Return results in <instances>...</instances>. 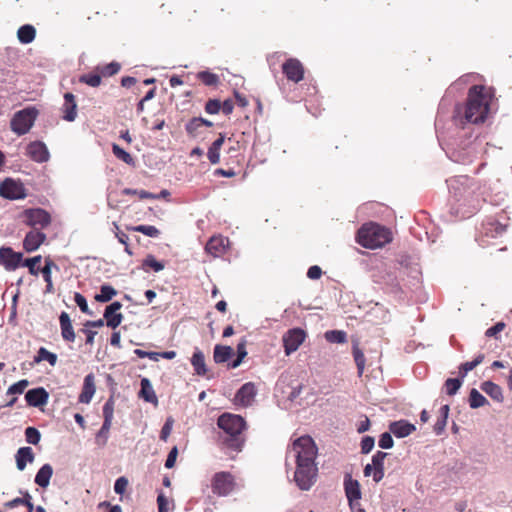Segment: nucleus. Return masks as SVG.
Segmentation results:
<instances>
[{"instance_id":"2","label":"nucleus","mask_w":512,"mask_h":512,"mask_svg":"<svg viewBox=\"0 0 512 512\" xmlns=\"http://www.w3.org/2000/svg\"><path fill=\"white\" fill-rule=\"evenodd\" d=\"M489 110L482 85H474L468 91L467 102L464 106H455L453 120L456 124H478L485 121Z\"/></svg>"},{"instance_id":"25","label":"nucleus","mask_w":512,"mask_h":512,"mask_svg":"<svg viewBox=\"0 0 512 512\" xmlns=\"http://www.w3.org/2000/svg\"><path fill=\"white\" fill-rule=\"evenodd\" d=\"M35 459V455L33 453V450L29 446L20 447L16 454H15V460H16V467L19 471H23L28 463H32Z\"/></svg>"},{"instance_id":"63","label":"nucleus","mask_w":512,"mask_h":512,"mask_svg":"<svg viewBox=\"0 0 512 512\" xmlns=\"http://www.w3.org/2000/svg\"><path fill=\"white\" fill-rule=\"evenodd\" d=\"M505 327V324L503 322H497L492 327L488 328L485 332V335L487 337H492L501 332Z\"/></svg>"},{"instance_id":"39","label":"nucleus","mask_w":512,"mask_h":512,"mask_svg":"<svg viewBox=\"0 0 512 512\" xmlns=\"http://www.w3.org/2000/svg\"><path fill=\"white\" fill-rule=\"evenodd\" d=\"M468 402L472 409H477L488 404L487 399L475 388L471 389Z\"/></svg>"},{"instance_id":"59","label":"nucleus","mask_w":512,"mask_h":512,"mask_svg":"<svg viewBox=\"0 0 512 512\" xmlns=\"http://www.w3.org/2000/svg\"><path fill=\"white\" fill-rule=\"evenodd\" d=\"M128 486V480L126 477L121 476L116 479L114 483V491L116 494L122 495Z\"/></svg>"},{"instance_id":"34","label":"nucleus","mask_w":512,"mask_h":512,"mask_svg":"<svg viewBox=\"0 0 512 512\" xmlns=\"http://www.w3.org/2000/svg\"><path fill=\"white\" fill-rule=\"evenodd\" d=\"M449 411H450V408H449V405H443L440 410H439V417L436 421V423L434 424V427H433V430L435 432L436 435H441L444 430H445V427L447 425V419H448V416H449Z\"/></svg>"},{"instance_id":"33","label":"nucleus","mask_w":512,"mask_h":512,"mask_svg":"<svg viewBox=\"0 0 512 512\" xmlns=\"http://www.w3.org/2000/svg\"><path fill=\"white\" fill-rule=\"evenodd\" d=\"M36 36V30L34 26L30 24L22 25L17 31L18 40L22 44H30L33 42Z\"/></svg>"},{"instance_id":"4","label":"nucleus","mask_w":512,"mask_h":512,"mask_svg":"<svg viewBox=\"0 0 512 512\" xmlns=\"http://www.w3.org/2000/svg\"><path fill=\"white\" fill-rule=\"evenodd\" d=\"M356 242L366 249L381 248L384 245V227L375 222L364 223L357 231Z\"/></svg>"},{"instance_id":"5","label":"nucleus","mask_w":512,"mask_h":512,"mask_svg":"<svg viewBox=\"0 0 512 512\" xmlns=\"http://www.w3.org/2000/svg\"><path fill=\"white\" fill-rule=\"evenodd\" d=\"M38 116V110L33 107H25L17 111L11 119V130L18 136L25 135L30 131Z\"/></svg>"},{"instance_id":"19","label":"nucleus","mask_w":512,"mask_h":512,"mask_svg":"<svg viewBox=\"0 0 512 512\" xmlns=\"http://www.w3.org/2000/svg\"><path fill=\"white\" fill-rule=\"evenodd\" d=\"M257 394V389L254 383L247 382L243 384L236 392L235 399L237 403L244 407L250 406Z\"/></svg>"},{"instance_id":"40","label":"nucleus","mask_w":512,"mask_h":512,"mask_svg":"<svg viewBox=\"0 0 512 512\" xmlns=\"http://www.w3.org/2000/svg\"><path fill=\"white\" fill-rule=\"evenodd\" d=\"M112 152L114 154V156L123 161L124 163H126L127 165H130V166H134L135 165V160L134 158L130 155V153H128L127 151H125L123 148H121L118 144H115L113 143L112 144Z\"/></svg>"},{"instance_id":"54","label":"nucleus","mask_w":512,"mask_h":512,"mask_svg":"<svg viewBox=\"0 0 512 512\" xmlns=\"http://www.w3.org/2000/svg\"><path fill=\"white\" fill-rule=\"evenodd\" d=\"M28 385H29V381L27 379L19 380L18 382L9 386L6 394L7 395L22 394Z\"/></svg>"},{"instance_id":"24","label":"nucleus","mask_w":512,"mask_h":512,"mask_svg":"<svg viewBox=\"0 0 512 512\" xmlns=\"http://www.w3.org/2000/svg\"><path fill=\"white\" fill-rule=\"evenodd\" d=\"M94 379L95 378L92 373L85 376L82 392L79 395L78 399L80 403L88 404L91 402L96 391Z\"/></svg>"},{"instance_id":"6","label":"nucleus","mask_w":512,"mask_h":512,"mask_svg":"<svg viewBox=\"0 0 512 512\" xmlns=\"http://www.w3.org/2000/svg\"><path fill=\"white\" fill-rule=\"evenodd\" d=\"M218 427L226 434L235 438L240 435L246 426L244 418L237 414L223 413L217 420Z\"/></svg>"},{"instance_id":"38","label":"nucleus","mask_w":512,"mask_h":512,"mask_svg":"<svg viewBox=\"0 0 512 512\" xmlns=\"http://www.w3.org/2000/svg\"><path fill=\"white\" fill-rule=\"evenodd\" d=\"M484 360V355L479 354L476 356V358L472 361H468L465 363H462L459 366V376L461 379H464L468 372L472 371L476 366H478L482 361Z\"/></svg>"},{"instance_id":"9","label":"nucleus","mask_w":512,"mask_h":512,"mask_svg":"<svg viewBox=\"0 0 512 512\" xmlns=\"http://www.w3.org/2000/svg\"><path fill=\"white\" fill-rule=\"evenodd\" d=\"M234 477L229 472H218L212 479V491L218 496H227L234 490Z\"/></svg>"},{"instance_id":"1","label":"nucleus","mask_w":512,"mask_h":512,"mask_svg":"<svg viewBox=\"0 0 512 512\" xmlns=\"http://www.w3.org/2000/svg\"><path fill=\"white\" fill-rule=\"evenodd\" d=\"M317 452L314 440L308 435L297 438L287 452V459L292 457L295 460L294 482L302 491L310 490L317 480Z\"/></svg>"},{"instance_id":"28","label":"nucleus","mask_w":512,"mask_h":512,"mask_svg":"<svg viewBox=\"0 0 512 512\" xmlns=\"http://www.w3.org/2000/svg\"><path fill=\"white\" fill-rule=\"evenodd\" d=\"M480 388L494 401L498 403H502L504 401L503 390L498 384L492 381H485L480 385Z\"/></svg>"},{"instance_id":"55","label":"nucleus","mask_w":512,"mask_h":512,"mask_svg":"<svg viewBox=\"0 0 512 512\" xmlns=\"http://www.w3.org/2000/svg\"><path fill=\"white\" fill-rule=\"evenodd\" d=\"M74 301L78 305L81 312L88 314V315H92V311L88 307L87 300L81 293L75 292Z\"/></svg>"},{"instance_id":"36","label":"nucleus","mask_w":512,"mask_h":512,"mask_svg":"<svg viewBox=\"0 0 512 512\" xmlns=\"http://www.w3.org/2000/svg\"><path fill=\"white\" fill-rule=\"evenodd\" d=\"M352 353L357 366L358 375L361 376L365 368V356L359 348L358 340H354L352 343Z\"/></svg>"},{"instance_id":"23","label":"nucleus","mask_w":512,"mask_h":512,"mask_svg":"<svg viewBox=\"0 0 512 512\" xmlns=\"http://www.w3.org/2000/svg\"><path fill=\"white\" fill-rule=\"evenodd\" d=\"M59 323L61 328V336L67 342H74L76 335L70 316L67 312H61L59 316Z\"/></svg>"},{"instance_id":"52","label":"nucleus","mask_w":512,"mask_h":512,"mask_svg":"<svg viewBox=\"0 0 512 512\" xmlns=\"http://www.w3.org/2000/svg\"><path fill=\"white\" fill-rule=\"evenodd\" d=\"M79 82L91 87H98L101 84V75L93 73L83 74L79 77Z\"/></svg>"},{"instance_id":"44","label":"nucleus","mask_w":512,"mask_h":512,"mask_svg":"<svg viewBox=\"0 0 512 512\" xmlns=\"http://www.w3.org/2000/svg\"><path fill=\"white\" fill-rule=\"evenodd\" d=\"M41 259V255L27 258L24 261H21V266L27 267L31 275L37 276L39 274L40 268L36 267V265L40 263Z\"/></svg>"},{"instance_id":"16","label":"nucleus","mask_w":512,"mask_h":512,"mask_svg":"<svg viewBox=\"0 0 512 512\" xmlns=\"http://www.w3.org/2000/svg\"><path fill=\"white\" fill-rule=\"evenodd\" d=\"M384 451H377L372 457V464H367L364 468V476L369 477L373 475V480L378 483L384 476Z\"/></svg>"},{"instance_id":"42","label":"nucleus","mask_w":512,"mask_h":512,"mask_svg":"<svg viewBox=\"0 0 512 512\" xmlns=\"http://www.w3.org/2000/svg\"><path fill=\"white\" fill-rule=\"evenodd\" d=\"M202 125L199 123L198 117H193L185 124L186 133L193 138H197L201 134Z\"/></svg>"},{"instance_id":"56","label":"nucleus","mask_w":512,"mask_h":512,"mask_svg":"<svg viewBox=\"0 0 512 512\" xmlns=\"http://www.w3.org/2000/svg\"><path fill=\"white\" fill-rule=\"evenodd\" d=\"M173 424H174V419L172 417H168L166 419L164 425L162 426V429L160 432V439L162 441H164V442L167 441L169 435L172 432Z\"/></svg>"},{"instance_id":"47","label":"nucleus","mask_w":512,"mask_h":512,"mask_svg":"<svg viewBox=\"0 0 512 512\" xmlns=\"http://www.w3.org/2000/svg\"><path fill=\"white\" fill-rule=\"evenodd\" d=\"M197 78L200 79L206 86H216L219 83V77L210 71H201L197 74Z\"/></svg>"},{"instance_id":"41","label":"nucleus","mask_w":512,"mask_h":512,"mask_svg":"<svg viewBox=\"0 0 512 512\" xmlns=\"http://www.w3.org/2000/svg\"><path fill=\"white\" fill-rule=\"evenodd\" d=\"M324 337L330 343L342 344L347 341V333L343 330L326 331Z\"/></svg>"},{"instance_id":"62","label":"nucleus","mask_w":512,"mask_h":512,"mask_svg":"<svg viewBox=\"0 0 512 512\" xmlns=\"http://www.w3.org/2000/svg\"><path fill=\"white\" fill-rule=\"evenodd\" d=\"M322 275V269L318 265L310 266L307 270V277L311 280H317Z\"/></svg>"},{"instance_id":"12","label":"nucleus","mask_w":512,"mask_h":512,"mask_svg":"<svg viewBox=\"0 0 512 512\" xmlns=\"http://www.w3.org/2000/svg\"><path fill=\"white\" fill-rule=\"evenodd\" d=\"M23 254L15 252L9 246L0 247V266H3L6 271H14L21 266Z\"/></svg>"},{"instance_id":"22","label":"nucleus","mask_w":512,"mask_h":512,"mask_svg":"<svg viewBox=\"0 0 512 512\" xmlns=\"http://www.w3.org/2000/svg\"><path fill=\"white\" fill-rule=\"evenodd\" d=\"M389 430L397 438H405L416 430L414 424L407 420L393 421L389 424Z\"/></svg>"},{"instance_id":"3","label":"nucleus","mask_w":512,"mask_h":512,"mask_svg":"<svg viewBox=\"0 0 512 512\" xmlns=\"http://www.w3.org/2000/svg\"><path fill=\"white\" fill-rule=\"evenodd\" d=\"M394 262L395 268L398 270V274L393 278L391 275H389L391 281L398 280V278H401L403 281V275H407L409 278H411V281L409 282L411 285L415 286L420 283L421 270L414 258L407 254H399L396 256ZM398 291H401L399 281L391 286V292L397 293Z\"/></svg>"},{"instance_id":"48","label":"nucleus","mask_w":512,"mask_h":512,"mask_svg":"<svg viewBox=\"0 0 512 512\" xmlns=\"http://www.w3.org/2000/svg\"><path fill=\"white\" fill-rule=\"evenodd\" d=\"M63 119L72 122L77 117V104L76 103H64L62 106Z\"/></svg>"},{"instance_id":"50","label":"nucleus","mask_w":512,"mask_h":512,"mask_svg":"<svg viewBox=\"0 0 512 512\" xmlns=\"http://www.w3.org/2000/svg\"><path fill=\"white\" fill-rule=\"evenodd\" d=\"M131 229L152 238H157L160 235L159 229L153 225H138Z\"/></svg>"},{"instance_id":"13","label":"nucleus","mask_w":512,"mask_h":512,"mask_svg":"<svg viewBox=\"0 0 512 512\" xmlns=\"http://www.w3.org/2000/svg\"><path fill=\"white\" fill-rule=\"evenodd\" d=\"M344 489L350 509L355 511L356 507L360 506L358 500L361 499L360 484L357 480L352 479L350 474L344 476Z\"/></svg>"},{"instance_id":"57","label":"nucleus","mask_w":512,"mask_h":512,"mask_svg":"<svg viewBox=\"0 0 512 512\" xmlns=\"http://www.w3.org/2000/svg\"><path fill=\"white\" fill-rule=\"evenodd\" d=\"M221 110V103L218 99H210L205 104V111L208 114H218Z\"/></svg>"},{"instance_id":"60","label":"nucleus","mask_w":512,"mask_h":512,"mask_svg":"<svg viewBox=\"0 0 512 512\" xmlns=\"http://www.w3.org/2000/svg\"><path fill=\"white\" fill-rule=\"evenodd\" d=\"M177 455H178V448H177V446H174L169 451L166 461H165V467L167 469H171L174 467L176 459H177Z\"/></svg>"},{"instance_id":"30","label":"nucleus","mask_w":512,"mask_h":512,"mask_svg":"<svg viewBox=\"0 0 512 512\" xmlns=\"http://www.w3.org/2000/svg\"><path fill=\"white\" fill-rule=\"evenodd\" d=\"M449 190L452 198L455 202L460 203L462 200H466V195L469 194V190L463 186L461 179H454L449 182Z\"/></svg>"},{"instance_id":"7","label":"nucleus","mask_w":512,"mask_h":512,"mask_svg":"<svg viewBox=\"0 0 512 512\" xmlns=\"http://www.w3.org/2000/svg\"><path fill=\"white\" fill-rule=\"evenodd\" d=\"M115 400L113 396H110L103 405V424L100 430L96 434V443L99 446H105L108 438L109 431L112 425L114 415Z\"/></svg>"},{"instance_id":"64","label":"nucleus","mask_w":512,"mask_h":512,"mask_svg":"<svg viewBox=\"0 0 512 512\" xmlns=\"http://www.w3.org/2000/svg\"><path fill=\"white\" fill-rule=\"evenodd\" d=\"M157 504H158L159 512H168V508H167L168 500L163 493H160L157 496Z\"/></svg>"},{"instance_id":"11","label":"nucleus","mask_w":512,"mask_h":512,"mask_svg":"<svg viewBox=\"0 0 512 512\" xmlns=\"http://www.w3.org/2000/svg\"><path fill=\"white\" fill-rule=\"evenodd\" d=\"M282 72L288 81L299 83L304 78V66L297 58H288L282 64Z\"/></svg>"},{"instance_id":"43","label":"nucleus","mask_w":512,"mask_h":512,"mask_svg":"<svg viewBox=\"0 0 512 512\" xmlns=\"http://www.w3.org/2000/svg\"><path fill=\"white\" fill-rule=\"evenodd\" d=\"M121 69V65L120 63L116 62V61H112L104 66H98L97 67V70L100 72V75L101 76H104V77H110V76H113L115 74H117Z\"/></svg>"},{"instance_id":"31","label":"nucleus","mask_w":512,"mask_h":512,"mask_svg":"<svg viewBox=\"0 0 512 512\" xmlns=\"http://www.w3.org/2000/svg\"><path fill=\"white\" fill-rule=\"evenodd\" d=\"M233 355V349L230 346L217 344L214 347L213 359L217 364L227 362Z\"/></svg>"},{"instance_id":"45","label":"nucleus","mask_w":512,"mask_h":512,"mask_svg":"<svg viewBox=\"0 0 512 512\" xmlns=\"http://www.w3.org/2000/svg\"><path fill=\"white\" fill-rule=\"evenodd\" d=\"M462 383H463V379H461L460 377L459 378H448L444 383V387H445V391H446L447 395H449V396L455 395L458 392V390L460 389V387L462 386Z\"/></svg>"},{"instance_id":"58","label":"nucleus","mask_w":512,"mask_h":512,"mask_svg":"<svg viewBox=\"0 0 512 512\" xmlns=\"http://www.w3.org/2000/svg\"><path fill=\"white\" fill-rule=\"evenodd\" d=\"M375 440L371 436H364L361 440V452L368 454L374 447Z\"/></svg>"},{"instance_id":"20","label":"nucleus","mask_w":512,"mask_h":512,"mask_svg":"<svg viewBox=\"0 0 512 512\" xmlns=\"http://www.w3.org/2000/svg\"><path fill=\"white\" fill-rule=\"evenodd\" d=\"M48 399L49 393L43 387L33 388L25 393V400L27 405L31 407H41L47 404Z\"/></svg>"},{"instance_id":"10","label":"nucleus","mask_w":512,"mask_h":512,"mask_svg":"<svg viewBox=\"0 0 512 512\" xmlns=\"http://www.w3.org/2000/svg\"><path fill=\"white\" fill-rule=\"evenodd\" d=\"M25 223L41 229L51 224V215L43 208H29L24 211Z\"/></svg>"},{"instance_id":"27","label":"nucleus","mask_w":512,"mask_h":512,"mask_svg":"<svg viewBox=\"0 0 512 512\" xmlns=\"http://www.w3.org/2000/svg\"><path fill=\"white\" fill-rule=\"evenodd\" d=\"M191 365L193 366L194 373L198 376L206 375L208 369L205 363L204 353L199 349L195 348L191 357Z\"/></svg>"},{"instance_id":"15","label":"nucleus","mask_w":512,"mask_h":512,"mask_svg":"<svg viewBox=\"0 0 512 512\" xmlns=\"http://www.w3.org/2000/svg\"><path fill=\"white\" fill-rule=\"evenodd\" d=\"M26 154L36 163H46L50 159V152L42 141H32L26 147Z\"/></svg>"},{"instance_id":"53","label":"nucleus","mask_w":512,"mask_h":512,"mask_svg":"<svg viewBox=\"0 0 512 512\" xmlns=\"http://www.w3.org/2000/svg\"><path fill=\"white\" fill-rule=\"evenodd\" d=\"M52 269L59 270V267L49 257L45 258V264L40 269L39 273L42 274L44 281L52 280L51 271Z\"/></svg>"},{"instance_id":"32","label":"nucleus","mask_w":512,"mask_h":512,"mask_svg":"<svg viewBox=\"0 0 512 512\" xmlns=\"http://www.w3.org/2000/svg\"><path fill=\"white\" fill-rule=\"evenodd\" d=\"M165 268V264L163 261H159L155 258L154 255L148 254L142 261L141 269L144 272H149V270H153L154 272H160Z\"/></svg>"},{"instance_id":"35","label":"nucleus","mask_w":512,"mask_h":512,"mask_svg":"<svg viewBox=\"0 0 512 512\" xmlns=\"http://www.w3.org/2000/svg\"><path fill=\"white\" fill-rule=\"evenodd\" d=\"M116 295L117 290L113 286L109 284H103L100 286V292L95 295L94 299L97 302L106 303L109 302Z\"/></svg>"},{"instance_id":"51","label":"nucleus","mask_w":512,"mask_h":512,"mask_svg":"<svg viewBox=\"0 0 512 512\" xmlns=\"http://www.w3.org/2000/svg\"><path fill=\"white\" fill-rule=\"evenodd\" d=\"M25 439L27 443L37 445L41 440V434L35 427L29 426L25 429Z\"/></svg>"},{"instance_id":"26","label":"nucleus","mask_w":512,"mask_h":512,"mask_svg":"<svg viewBox=\"0 0 512 512\" xmlns=\"http://www.w3.org/2000/svg\"><path fill=\"white\" fill-rule=\"evenodd\" d=\"M139 397L151 404L156 405L158 403L157 396L148 378H142L140 381Z\"/></svg>"},{"instance_id":"49","label":"nucleus","mask_w":512,"mask_h":512,"mask_svg":"<svg viewBox=\"0 0 512 512\" xmlns=\"http://www.w3.org/2000/svg\"><path fill=\"white\" fill-rule=\"evenodd\" d=\"M475 155V148L469 147L465 153H461L460 151L453 153V160L456 162H460L463 164H467L472 162V159Z\"/></svg>"},{"instance_id":"61","label":"nucleus","mask_w":512,"mask_h":512,"mask_svg":"<svg viewBox=\"0 0 512 512\" xmlns=\"http://www.w3.org/2000/svg\"><path fill=\"white\" fill-rule=\"evenodd\" d=\"M207 157L211 164H218L220 162V150L210 145L208 148Z\"/></svg>"},{"instance_id":"46","label":"nucleus","mask_w":512,"mask_h":512,"mask_svg":"<svg viewBox=\"0 0 512 512\" xmlns=\"http://www.w3.org/2000/svg\"><path fill=\"white\" fill-rule=\"evenodd\" d=\"M507 225L498 221H492L488 224L487 234L493 238L502 236L506 232Z\"/></svg>"},{"instance_id":"17","label":"nucleus","mask_w":512,"mask_h":512,"mask_svg":"<svg viewBox=\"0 0 512 512\" xmlns=\"http://www.w3.org/2000/svg\"><path fill=\"white\" fill-rule=\"evenodd\" d=\"M230 241L224 236H213L206 243L205 251L213 257H221L229 248Z\"/></svg>"},{"instance_id":"14","label":"nucleus","mask_w":512,"mask_h":512,"mask_svg":"<svg viewBox=\"0 0 512 512\" xmlns=\"http://www.w3.org/2000/svg\"><path fill=\"white\" fill-rule=\"evenodd\" d=\"M305 332L300 328L290 329L283 336V345L286 355L295 352L305 340Z\"/></svg>"},{"instance_id":"29","label":"nucleus","mask_w":512,"mask_h":512,"mask_svg":"<svg viewBox=\"0 0 512 512\" xmlns=\"http://www.w3.org/2000/svg\"><path fill=\"white\" fill-rule=\"evenodd\" d=\"M53 475V468L50 464L46 463L37 471L34 482L41 488H46L50 484V479Z\"/></svg>"},{"instance_id":"8","label":"nucleus","mask_w":512,"mask_h":512,"mask_svg":"<svg viewBox=\"0 0 512 512\" xmlns=\"http://www.w3.org/2000/svg\"><path fill=\"white\" fill-rule=\"evenodd\" d=\"M0 195L8 200H21L26 198V189L20 181L6 178L0 184Z\"/></svg>"},{"instance_id":"21","label":"nucleus","mask_w":512,"mask_h":512,"mask_svg":"<svg viewBox=\"0 0 512 512\" xmlns=\"http://www.w3.org/2000/svg\"><path fill=\"white\" fill-rule=\"evenodd\" d=\"M46 235L38 230L29 231L23 240V248L26 252L36 251L45 241Z\"/></svg>"},{"instance_id":"18","label":"nucleus","mask_w":512,"mask_h":512,"mask_svg":"<svg viewBox=\"0 0 512 512\" xmlns=\"http://www.w3.org/2000/svg\"><path fill=\"white\" fill-rule=\"evenodd\" d=\"M122 308V303L114 301L105 307L103 317L109 328L116 329L123 320V315L118 311Z\"/></svg>"},{"instance_id":"37","label":"nucleus","mask_w":512,"mask_h":512,"mask_svg":"<svg viewBox=\"0 0 512 512\" xmlns=\"http://www.w3.org/2000/svg\"><path fill=\"white\" fill-rule=\"evenodd\" d=\"M57 355L53 352H50L45 347H40L37 351L36 356H34V363H40L42 361H47L51 366H55L57 363Z\"/></svg>"}]
</instances>
